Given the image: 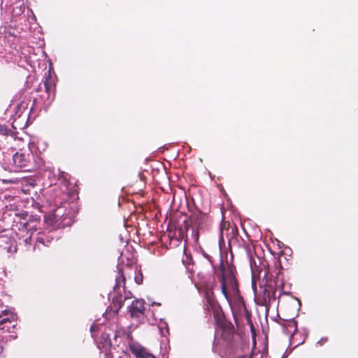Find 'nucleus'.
<instances>
[{"label":"nucleus","instance_id":"nucleus-1","mask_svg":"<svg viewBox=\"0 0 358 358\" xmlns=\"http://www.w3.org/2000/svg\"><path fill=\"white\" fill-rule=\"evenodd\" d=\"M184 224L185 229L191 227L194 236L198 238L199 232L204 231L208 226V217L201 211H194L188 220H185Z\"/></svg>","mask_w":358,"mask_h":358},{"label":"nucleus","instance_id":"nucleus-2","mask_svg":"<svg viewBox=\"0 0 358 358\" xmlns=\"http://www.w3.org/2000/svg\"><path fill=\"white\" fill-rule=\"evenodd\" d=\"M115 281L116 283L113 288L114 294L113 296L111 294L110 296L112 297V308L115 313H117L122 307L124 301L131 297V293L130 292H125V295L123 297L122 294H119L117 292V289H119L121 286V283H123L124 285L125 283V277L121 268H118V276L116 277Z\"/></svg>","mask_w":358,"mask_h":358},{"label":"nucleus","instance_id":"nucleus-3","mask_svg":"<svg viewBox=\"0 0 358 358\" xmlns=\"http://www.w3.org/2000/svg\"><path fill=\"white\" fill-rule=\"evenodd\" d=\"M216 274L222 282V292L224 295L225 298L228 299V293L226 285L227 278L228 277L231 283H235V278L233 275V268L231 267H229L227 269H226L221 258L220 268L216 271Z\"/></svg>","mask_w":358,"mask_h":358},{"label":"nucleus","instance_id":"nucleus-4","mask_svg":"<svg viewBox=\"0 0 358 358\" xmlns=\"http://www.w3.org/2000/svg\"><path fill=\"white\" fill-rule=\"evenodd\" d=\"M64 210L62 207H59L45 217V222L53 228H58L64 225Z\"/></svg>","mask_w":358,"mask_h":358},{"label":"nucleus","instance_id":"nucleus-5","mask_svg":"<svg viewBox=\"0 0 358 358\" xmlns=\"http://www.w3.org/2000/svg\"><path fill=\"white\" fill-rule=\"evenodd\" d=\"M205 299L206 300L208 308H210L213 313L215 320H218L220 314V307L213 296V292L210 289L206 290L205 292Z\"/></svg>","mask_w":358,"mask_h":358},{"label":"nucleus","instance_id":"nucleus-6","mask_svg":"<svg viewBox=\"0 0 358 358\" xmlns=\"http://www.w3.org/2000/svg\"><path fill=\"white\" fill-rule=\"evenodd\" d=\"M144 310V301L141 299L134 301L129 307V312L131 317H139L141 315H143Z\"/></svg>","mask_w":358,"mask_h":358},{"label":"nucleus","instance_id":"nucleus-7","mask_svg":"<svg viewBox=\"0 0 358 358\" xmlns=\"http://www.w3.org/2000/svg\"><path fill=\"white\" fill-rule=\"evenodd\" d=\"M7 159L13 162V164L3 165L4 170L10 172L18 171V169L21 168L24 165V162H25V158H7Z\"/></svg>","mask_w":358,"mask_h":358},{"label":"nucleus","instance_id":"nucleus-8","mask_svg":"<svg viewBox=\"0 0 358 358\" xmlns=\"http://www.w3.org/2000/svg\"><path fill=\"white\" fill-rule=\"evenodd\" d=\"M129 348L131 352L136 356V358L141 357L146 352L145 350L137 343H131Z\"/></svg>","mask_w":358,"mask_h":358},{"label":"nucleus","instance_id":"nucleus-9","mask_svg":"<svg viewBox=\"0 0 358 358\" xmlns=\"http://www.w3.org/2000/svg\"><path fill=\"white\" fill-rule=\"evenodd\" d=\"M228 358H248L247 355H241L238 352H234L232 345L227 347L225 352Z\"/></svg>","mask_w":358,"mask_h":358},{"label":"nucleus","instance_id":"nucleus-10","mask_svg":"<svg viewBox=\"0 0 358 358\" xmlns=\"http://www.w3.org/2000/svg\"><path fill=\"white\" fill-rule=\"evenodd\" d=\"M43 85V88L45 90V93L47 94L46 98L48 99L50 97L51 92L55 90V85L52 84L51 79L50 78H46Z\"/></svg>","mask_w":358,"mask_h":358},{"label":"nucleus","instance_id":"nucleus-11","mask_svg":"<svg viewBox=\"0 0 358 358\" xmlns=\"http://www.w3.org/2000/svg\"><path fill=\"white\" fill-rule=\"evenodd\" d=\"M11 321L8 318H3L0 321V330L9 331L10 327L8 324H10Z\"/></svg>","mask_w":358,"mask_h":358},{"label":"nucleus","instance_id":"nucleus-12","mask_svg":"<svg viewBox=\"0 0 358 358\" xmlns=\"http://www.w3.org/2000/svg\"><path fill=\"white\" fill-rule=\"evenodd\" d=\"M110 337V334L104 333L102 334L101 339L103 340L104 345H108L109 346H111L113 345Z\"/></svg>","mask_w":358,"mask_h":358},{"label":"nucleus","instance_id":"nucleus-13","mask_svg":"<svg viewBox=\"0 0 358 358\" xmlns=\"http://www.w3.org/2000/svg\"><path fill=\"white\" fill-rule=\"evenodd\" d=\"M134 280L135 282L138 285L143 282V274L141 271H138L135 275Z\"/></svg>","mask_w":358,"mask_h":358},{"label":"nucleus","instance_id":"nucleus-14","mask_svg":"<svg viewBox=\"0 0 358 358\" xmlns=\"http://www.w3.org/2000/svg\"><path fill=\"white\" fill-rule=\"evenodd\" d=\"M19 217H21L22 220H24V222H20V224L23 227H25L27 228V217L28 216V213H22V214H20L18 215Z\"/></svg>","mask_w":358,"mask_h":358},{"label":"nucleus","instance_id":"nucleus-15","mask_svg":"<svg viewBox=\"0 0 358 358\" xmlns=\"http://www.w3.org/2000/svg\"><path fill=\"white\" fill-rule=\"evenodd\" d=\"M268 298V301H270L271 299V298L273 297V299H275V292L273 293V294L271 296L269 293L268 291L267 290H265V292H264V299H266V298Z\"/></svg>","mask_w":358,"mask_h":358},{"label":"nucleus","instance_id":"nucleus-16","mask_svg":"<svg viewBox=\"0 0 358 358\" xmlns=\"http://www.w3.org/2000/svg\"><path fill=\"white\" fill-rule=\"evenodd\" d=\"M187 260H182V262L184 264H187V269L190 271V272H193V269L192 268H190V262H187L188 260V257H187Z\"/></svg>","mask_w":358,"mask_h":358},{"label":"nucleus","instance_id":"nucleus-17","mask_svg":"<svg viewBox=\"0 0 358 358\" xmlns=\"http://www.w3.org/2000/svg\"><path fill=\"white\" fill-rule=\"evenodd\" d=\"M328 341L327 337H322L318 342L317 344L320 345H324Z\"/></svg>","mask_w":358,"mask_h":358},{"label":"nucleus","instance_id":"nucleus-18","mask_svg":"<svg viewBox=\"0 0 358 358\" xmlns=\"http://www.w3.org/2000/svg\"><path fill=\"white\" fill-rule=\"evenodd\" d=\"M139 358H155V357L152 355L146 352L143 356H141Z\"/></svg>","mask_w":358,"mask_h":358},{"label":"nucleus","instance_id":"nucleus-19","mask_svg":"<svg viewBox=\"0 0 358 358\" xmlns=\"http://www.w3.org/2000/svg\"><path fill=\"white\" fill-rule=\"evenodd\" d=\"M24 155H25L24 153H19L17 151L15 152L13 154V157H24Z\"/></svg>","mask_w":358,"mask_h":358},{"label":"nucleus","instance_id":"nucleus-20","mask_svg":"<svg viewBox=\"0 0 358 358\" xmlns=\"http://www.w3.org/2000/svg\"><path fill=\"white\" fill-rule=\"evenodd\" d=\"M203 255L210 262V264L213 265L212 257L208 255L206 252H203Z\"/></svg>","mask_w":358,"mask_h":358},{"label":"nucleus","instance_id":"nucleus-21","mask_svg":"<svg viewBox=\"0 0 358 358\" xmlns=\"http://www.w3.org/2000/svg\"><path fill=\"white\" fill-rule=\"evenodd\" d=\"M43 84H40V85H38V88L36 89V91H37V92H39V91L42 90V89H43Z\"/></svg>","mask_w":358,"mask_h":358},{"label":"nucleus","instance_id":"nucleus-22","mask_svg":"<svg viewBox=\"0 0 358 358\" xmlns=\"http://www.w3.org/2000/svg\"><path fill=\"white\" fill-rule=\"evenodd\" d=\"M164 328L166 329V332L169 333V329L167 328V324L164 323Z\"/></svg>","mask_w":358,"mask_h":358},{"label":"nucleus","instance_id":"nucleus-23","mask_svg":"<svg viewBox=\"0 0 358 358\" xmlns=\"http://www.w3.org/2000/svg\"><path fill=\"white\" fill-rule=\"evenodd\" d=\"M267 287L271 289L273 287L271 281L268 284Z\"/></svg>","mask_w":358,"mask_h":358},{"label":"nucleus","instance_id":"nucleus-24","mask_svg":"<svg viewBox=\"0 0 358 358\" xmlns=\"http://www.w3.org/2000/svg\"><path fill=\"white\" fill-rule=\"evenodd\" d=\"M38 241H40L41 243H43L44 244V242L43 241V238H38Z\"/></svg>","mask_w":358,"mask_h":358},{"label":"nucleus","instance_id":"nucleus-25","mask_svg":"<svg viewBox=\"0 0 358 358\" xmlns=\"http://www.w3.org/2000/svg\"><path fill=\"white\" fill-rule=\"evenodd\" d=\"M113 336L114 339H116V338H117V334H116V333H115V332H113Z\"/></svg>","mask_w":358,"mask_h":358},{"label":"nucleus","instance_id":"nucleus-26","mask_svg":"<svg viewBox=\"0 0 358 358\" xmlns=\"http://www.w3.org/2000/svg\"><path fill=\"white\" fill-rule=\"evenodd\" d=\"M13 164V162H12V161H8V162H6L4 164V165H6V164Z\"/></svg>","mask_w":358,"mask_h":358},{"label":"nucleus","instance_id":"nucleus-27","mask_svg":"<svg viewBox=\"0 0 358 358\" xmlns=\"http://www.w3.org/2000/svg\"><path fill=\"white\" fill-rule=\"evenodd\" d=\"M161 331H162V336H164V331H163V330L162 329H161Z\"/></svg>","mask_w":358,"mask_h":358},{"label":"nucleus","instance_id":"nucleus-28","mask_svg":"<svg viewBox=\"0 0 358 358\" xmlns=\"http://www.w3.org/2000/svg\"><path fill=\"white\" fill-rule=\"evenodd\" d=\"M90 330H91V331H93V326H92V327H90Z\"/></svg>","mask_w":358,"mask_h":358},{"label":"nucleus","instance_id":"nucleus-29","mask_svg":"<svg viewBox=\"0 0 358 358\" xmlns=\"http://www.w3.org/2000/svg\"><path fill=\"white\" fill-rule=\"evenodd\" d=\"M281 358H283V357H281Z\"/></svg>","mask_w":358,"mask_h":358}]
</instances>
